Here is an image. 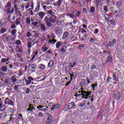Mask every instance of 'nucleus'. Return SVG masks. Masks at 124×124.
Masks as SVG:
<instances>
[{"instance_id":"f257e3e1","label":"nucleus","mask_w":124,"mask_h":124,"mask_svg":"<svg viewBox=\"0 0 124 124\" xmlns=\"http://www.w3.org/2000/svg\"><path fill=\"white\" fill-rule=\"evenodd\" d=\"M92 95V91H85L84 90L81 91V94H76L75 96L76 97V99L77 100H80L81 99L79 98V97H81V98H84V99H88L89 98V96Z\"/></svg>"},{"instance_id":"f03ea898","label":"nucleus","mask_w":124,"mask_h":124,"mask_svg":"<svg viewBox=\"0 0 124 124\" xmlns=\"http://www.w3.org/2000/svg\"><path fill=\"white\" fill-rule=\"evenodd\" d=\"M5 8L6 10L7 14H9L8 21H9V20L11 19V14L14 13V8L11 7V1H9L7 2V4L5 6Z\"/></svg>"},{"instance_id":"7ed1b4c3","label":"nucleus","mask_w":124,"mask_h":124,"mask_svg":"<svg viewBox=\"0 0 124 124\" xmlns=\"http://www.w3.org/2000/svg\"><path fill=\"white\" fill-rule=\"evenodd\" d=\"M44 20L45 22H46V23L47 27L50 28V27L52 26V23L55 24V23H56V21H57V16H56L55 15L51 16L50 17L46 16Z\"/></svg>"},{"instance_id":"20e7f679","label":"nucleus","mask_w":124,"mask_h":124,"mask_svg":"<svg viewBox=\"0 0 124 124\" xmlns=\"http://www.w3.org/2000/svg\"><path fill=\"white\" fill-rule=\"evenodd\" d=\"M75 108H76V105L74 102H71L68 104V105L65 107L64 110L68 111L70 109H75Z\"/></svg>"},{"instance_id":"39448f33","label":"nucleus","mask_w":124,"mask_h":124,"mask_svg":"<svg viewBox=\"0 0 124 124\" xmlns=\"http://www.w3.org/2000/svg\"><path fill=\"white\" fill-rule=\"evenodd\" d=\"M54 122V119H53V116L51 114H48L47 120L46 122V124H52Z\"/></svg>"},{"instance_id":"423d86ee","label":"nucleus","mask_w":124,"mask_h":124,"mask_svg":"<svg viewBox=\"0 0 124 124\" xmlns=\"http://www.w3.org/2000/svg\"><path fill=\"white\" fill-rule=\"evenodd\" d=\"M45 15H46V13L44 12H39L37 14V16L40 20H43Z\"/></svg>"},{"instance_id":"0eeeda50","label":"nucleus","mask_w":124,"mask_h":124,"mask_svg":"<svg viewBox=\"0 0 124 124\" xmlns=\"http://www.w3.org/2000/svg\"><path fill=\"white\" fill-rule=\"evenodd\" d=\"M5 104H7V105H11L12 106H14V102L11 99H9V98H6L4 101Z\"/></svg>"},{"instance_id":"6e6552de","label":"nucleus","mask_w":124,"mask_h":124,"mask_svg":"<svg viewBox=\"0 0 124 124\" xmlns=\"http://www.w3.org/2000/svg\"><path fill=\"white\" fill-rule=\"evenodd\" d=\"M51 50H48L47 51L45 52V55H46V59H50L52 58V52H51Z\"/></svg>"},{"instance_id":"1a4fd4ad","label":"nucleus","mask_w":124,"mask_h":124,"mask_svg":"<svg viewBox=\"0 0 124 124\" xmlns=\"http://www.w3.org/2000/svg\"><path fill=\"white\" fill-rule=\"evenodd\" d=\"M55 32L57 34H61L62 32V27H57L55 28Z\"/></svg>"},{"instance_id":"9d476101","label":"nucleus","mask_w":124,"mask_h":124,"mask_svg":"<svg viewBox=\"0 0 124 124\" xmlns=\"http://www.w3.org/2000/svg\"><path fill=\"white\" fill-rule=\"evenodd\" d=\"M114 98L117 99V100H120V99H121V95L118 90L116 91V94H114Z\"/></svg>"},{"instance_id":"9b49d317","label":"nucleus","mask_w":124,"mask_h":124,"mask_svg":"<svg viewBox=\"0 0 124 124\" xmlns=\"http://www.w3.org/2000/svg\"><path fill=\"white\" fill-rule=\"evenodd\" d=\"M72 14L74 16V17H79L81 15V13L80 11H74L72 13Z\"/></svg>"},{"instance_id":"f8f14e48","label":"nucleus","mask_w":124,"mask_h":124,"mask_svg":"<svg viewBox=\"0 0 124 124\" xmlns=\"http://www.w3.org/2000/svg\"><path fill=\"white\" fill-rule=\"evenodd\" d=\"M37 4V7L34 11V13L38 12V11H39V10L40 9V1H38Z\"/></svg>"},{"instance_id":"ddd939ff","label":"nucleus","mask_w":124,"mask_h":124,"mask_svg":"<svg viewBox=\"0 0 124 124\" xmlns=\"http://www.w3.org/2000/svg\"><path fill=\"white\" fill-rule=\"evenodd\" d=\"M70 76L71 77L70 81H72L73 80V77L75 78H77V74H76V72H74L72 74L70 75Z\"/></svg>"},{"instance_id":"4468645a","label":"nucleus","mask_w":124,"mask_h":124,"mask_svg":"<svg viewBox=\"0 0 124 124\" xmlns=\"http://www.w3.org/2000/svg\"><path fill=\"white\" fill-rule=\"evenodd\" d=\"M10 60V58H7V59L5 58H2L0 61L1 63H5L7 62H8Z\"/></svg>"},{"instance_id":"2eb2a0df","label":"nucleus","mask_w":124,"mask_h":124,"mask_svg":"<svg viewBox=\"0 0 124 124\" xmlns=\"http://www.w3.org/2000/svg\"><path fill=\"white\" fill-rule=\"evenodd\" d=\"M71 71V68L69 66H67L65 67V73L69 74Z\"/></svg>"},{"instance_id":"dca6fc26","label":"nucleus","mask_w":124,"mask_h":124,"mask_svg":"<svg viewBox=\"0 0 124 124\" xmlns=\"http://www.w3.org/2000/svg\"><path fill=\"white\" fill-rule=\"evenodd\" d=\"M54 65V61L50 60L49 62L48 63L47 66L48 67H52Z\"/></svg>"},{"instance_id":"f3484780","label":"nucleus","mask_w":124,"mask_h":124,"mask_svg":"<svg viewBox=\"0 0 124 124\" xmlns=\"http://www.w3.org/2000/svg\"><path fill=\"white\" fill-rule=\"evenodd\" d=\"M15 24L16 25V26H18V25H20V24H21V18L20 17L16 18Z\"/></svg>"},{"instance_id":"a211bd4d","label":"nucleus","mask_w":124,"mask_h":124,"mask_svg":"<svg viewBox=\"0 0 124 124\" xmlns=\"http://www.w3.org/2000/svg\"><path fill=\"white\" fill-rule=\"evenodd\" d=\"M0 110L2 112L5 110V106H4V108L2 106V101H0Z\"/></svg>"},{"instance_id":"6ab92c4d","label":"nucleus","mask_w":124,"mask_h":124,"mask_svg":"<svg viewBox=\"0 0 124 124\" xmlns=\"http://www.w3.org/2000/svg\"><path fill=\"white\" fill-rule=\"evenodd\" d=\"M68 36V31H65L63 33V36L62 37V39H65V38H66Z\"/></svg>"},{"instance_id":"aec40b11","label":"nucleus","mask_w":124,"mask_h":124,"mask_svg":"<svg viewBox=\"0 0 124 124\" xmlns=\"http://www.w3.org/2000/svg\"><path fill=\"white\" fill-rule=\"evenodd\" d=\"M46 46V45H44L42 47V51L43 52H44V53H45V52H46V51L48 50V48L47 47V46Z\"/></svg>"},{"instance_id":"412c9836","label":"nucleus","mask_w":124,"mask_h":124,"mask_svg":"<svg viewBox=\"0 0 124 124\" xmlns=\"http://www.w3.org/2000/svg\"><path fill=\"white\" fill-rule=\"evenodd\" d=\"M7 116V114H6V112H3L0 115V118L1 119H5Z\"/></svg>"},{"instance_id":"4be33fe9","label":"nucleus","mask_w":124,"mask_h":124,"mask_svg":"<svg viewBox=\"0 0 124 124\" xmlns=\"http://www.w3.org/2000/svg\"><path fill=\"white\" fill-rule=\"evenodd\" d=\"M113 81H116V82H118L119 81V79L117 78V75L116 74H113L112 75Z\"/></svg>"},{"instance_id":"5701e85b","label":"nucleus","mask_w":124,"mask_h":124,"mask_svg":"<svg viewBox=\"0 0 124 124\" xmlns=\"http://www.w3.org/2000/svg\"><path fill=\"white\" fill-rule=\"evenodd\" d=\"M37 55H38V51L35 52L34 53V55L32 57V58H31V61L32 62V61H33V60H34V59H35V57H36V56H37Z\"/></svg>"},{"instance_id":"b1692460","label":"nucleus","mask_w":124,"mask_h":124,"mask_svg":"<svg viewBox=\"0 0 124 124\" xmlns=\"http://www.w3.org/2000/svg\"><path fill=\"white\" fill-rule=\"evenodd\" d=\"M38 67L40 69H45L46 68V66L43 64H40L38 65Z\"/></svg>"},{"instance_id":"393cba45","label":"nucleus","mask_w":124,"mask_h":124,"mask_svg":"<svg viewBox=\"0 0 124 124\" xmlns=\"http://www.w3.org/2000/svg\"><path fill=\"white\" fill-rule=\"evenodd\" d=\"M93 91H95V89L97 88V82H95V84L92 85Z\"/></svg>"},{"instance_id":"a878e982","label":"nucleus","mask_w":124,"mask_h":124,"mask_svg":"<svg viewBox=\"0 0 124 124\" xmlns=\"http://www.w3.org/2000/svg\"><path fill=\"white\" fill-rule=\"evenodd\" d=\"M86 85V81H85V79H83V80L82 81V82H81L79 84V86H80V87H85V86Z\"/></svg>"},{"instance_id":"bb28decb","label":"nucleus","mask_w":124,"mask_h":124,"mask_svg":"<svg viewBox=\"0 0 124 124\" xmlns=\"http://www.w3.org/2000/svg\"><path fill=\"white\" fill-rule=\"evenodd\" d=\"M1 70L3 72H7V67L5 66H2L1 67Z\"/></svg>"},{"instance_id":"cd10ccee","label":"nucleus","mask_w":124,"mask_h":124,"mask_svg":"<svg viewBox=\"0 0 124 124\" xmlns=\"http://www.w3.org/2000/svg\"><path fill=\"white\" fill-rule=\"evenodd\" d=\"M19 87H20V85H15L14 86V89L15 90V92H16V93H19Z\"/></svg>"},{"instance_id":"c85d7f7f","label":"nucleus","mask_w":124,"mask_h":124,"mask_svg":"<svg viewBox=\"0 0 124 124\" xmlns=\"http://www.w3.org/2000/svg\"><path fill=\"white\" fill-rule=\"evenodd\" d=\"M16 48H18V51L17 52V53H23V47L17 46Z\"/></svg>"},{"instance_id":"c756f323","label":"nucleus","mask_w":124,"mask_h":124,"mask_svg":"<svg viewBox=\"0 0 124 124\" xmlns=\"http://www.w3.org/2000/svg\"><path fill=\"white\" fill-rule=\"evenodd\" d=\"M61 45H62V42L61 41L58 42L56 45L57 49H59V48H60Z\"/></svg>"},{"instance_id":"7c9ffc66","label":"nucleus","mask_w":124,"mask_h":124,"mask_svg":"<svg viewBox=\"0 0 124 124\" xmlns=\"http://www.w3.org/2000/svg\"><path fill=\"white\" fill-rule=\"evenodd\" d=\"M48 42H49V44H50V43H51V44H55L56 42H57V40H55V39L49 40Z\"/></svg>"},{"instance_id":"2f4dec72","label":"nucleus","mask_w":124,"mask_h":124,"mask_svg":"<svg viewBox=\"0 0 124 124\" xmlns=\"http://www.w3.org/2000/svg\"><path fill=\"white\" fill-rule=\"evenodd\" d=\"M14 85V82H13L12 81H10L8 83V86L9 88H12V87H13Z\"/></svg>"},{"instance_id":"473e14b6","label":"nucleus","mask_w":124,"mask_h":124,"mask_svg":"<svg viewBox=\"0 0 124 124\" xmlns=\"http://www.w3.org/2000/svg\"><path fill=\"white\" fill-rule=\"evenodd\" d=\"M96 40V39H95V38H91L90 39H89V42L91 43H94V42H95V41Z\"/></svg>"},{"instance_id":"72a5a7b5","label":"nucleus","mask_w":124,"mask_h":124,"mask_svg":"<svg viewBox=\"0 0 124 124\" xmlns=\"http://www.w3.org/2000/svg\"><path fill=\"white\" fill-rule=\"evenodd\" d=\"M12 92V89L11 88H7V92L8 94L9 95L11 93V92Z\"/></svg>"},{"instance_id":"f704fd0d","label":"nucleus","mask_w":124,"mask_h":124,"mask_svg":"<svg viewBox=\"0 0 124 124\" xmlns=\"http://www.w3.org/2000/svg\"><path fill=\"white\" fill-rule=\"evenodd\" d=\"M32 104H30L29 105V108L27 109V111H31V112H32Z\"/></svg>"},{"instance_id":"c9c22d12","label":"nucleus","mask_w":124,"mask_h":124,"mask_svg":"<svg viewBox=\"0 0 124 124\" xmlns=\"http://www.w3.org/2000/svg\"><path fill=\"white\" fill-rule=\"evenodd\" d=\"M112 61H113V58H112L111 56H108L107 59V62H112Z\"/></svg>"},{"instance_id":"e433bc0d","label":"nucleus","mask_w":124,"mask_h":124,"mask_svg":"<svg viewBox=\"0 0 124 124\" xmlns=\"http://www.w3.org/2000/svg\"><path fill=\"white\" fill-rule=\"evenodd\" d=\"M36 66H37L36 64L34 63L31 65V69L34 70L35 69V68H36Z\"/></svg>"},{"instance_id":"4c0bfd02","label":"nucleus","mask_w":124,"mask_h":124,"mask_svg":"<svg viewBox=\"0 0 124 124\" xmlns=\"http://www.w3.org/2000/svg\"><path fill=\"white\" fill-rule=\"evenodd\" d=\"M12 78V82H13V83H15V82H17V79H16V78H15L14 76H12L11 77Z\"/></svg>"},{"instance_id":"58836bf2","label":"nucleus","mask_w":124,"mask_h":124,"mask_svg":"<svg viewBox=\"0 0 124 124\" xmlns=\"http://www.w3.org/2000/svg\"><path fill=\"white\" fill-rule=\"evenodd\" d=\"M18 119L19 120H21V121H23V115L21 114H18Z\"/></svg>"},{"instance_id":"ea45409f","label":"nucleus","mask_w":124,"mask_h":124,"mask_svg":"<svg viewBox=\"0 0 124 124\" xmlns=\"http://www.w3.org/2000/svg\"><path fill=\"white\" fill-rule=\"evenodd\" d=\"M89 36H90V34H89L88 33H85L84 34V37L85 39H86V40H88V39H89Z\"/></svg>"},{"instance_id":"a19ab883","label":"nucleus","mask_w":124,"mask_h":124,"mask_svg":"<svg viewBox=\"0 0 124 124\" xmlns=\"http://www.w3.org/2000/svg\"><path fill=\"white\" fill-rule=\"evenodd\" d=\"M41 29L42 30V31H45V30H46V26H45V25L42 24L41 26Z\"/></svg>"},{"instance_id":"79ce46f5","label":"nucleus","mask_w":124,"mask_h":124,"mask_svg":"<svg viewBox=\"0 0 124 124\" xmlns=\"http://www.w3.org/2000/svg\"><path fill=\"white\" fill-rule=\"evenodd\" d=\"M14 120H15V118L11 117H10V120H9V122H11V123H12V124L14 123Z\"/></svg>"},{"instance_id":"37998d69","label":"nucleus","mask_w":124,"mask_h":124,"mask_svg":"<svg viewBox=\"0 0 124 124\" xmlns=\"http://www.w3.org/2000/svg\"><path fill=\"white\" fill-rule=\"evenodd\" d=\"M26 23L27 24H31V18L30 17L26 18Z\"/></svg>"},{"instance_id":"c03bdc74","label":"nucleus","mask_w":124,"mask_h":124,"mask_svg":"<svg viewBox=\"0 0 124 124\" xmlns=\"http://www.w3.org/2000/svg\"><path fill=\"white\" fill-rule=\"evenodd\" d=\"M62 0H58V1L56 2H57L58 6H61L62 5Z\"/></svg>"},{"instance_id":"a18cd8bd","label":"nucleus","mask_w":124,"mask_h":124,"mask_svg":"<svg viewBox=\"0 0 124 124\" xmlns=\"http://www.w3.org/2000/svg\"><path fill=\"white\" fill-rule=\"evenodd\" d=\"M6 31V29L5 28L1 29L0 31V33L1 34L4 33V32H5Z\"/></svg>"},{"instance_id":"49530a36","label":"nucleus","mask_w":124,"mask_h":124,"mask_svg":"<svg viewBox=\"0 0 124 124\" xmlns=\"http://www.w3.org/2000/svg\"><path fill=\"white\" fill-rule=\"evenodd\" d=\"M111 80H112V78H111V77H108V78H107V82L109 84V83H110V81H111Z\"/></svg>"},{"instance_id":"de8ad7c7","label":"nucleus","mask_w":124,"mask_h":124,"mask_svg":"<svg viewBox=\"0 0 124 124\" xmlns=\"http://www.w3.org/2000/svg\"><path fill=\"white\" fill-rule=\"evenodd\" d=\"M21 44L22 42L19 40H17L15 43V44H16V45H21Z\"/></svg>"},{"instance_id":"09e8293b","label":"nucleus","mask_w":124,"mask_h":124,"mask_svg":"<svg viewBox=\"0 0 124 124\" xmlns=\"http://www.w3.org/2000/svg\"><path fill=\"white\" fill-rule=\"evenodd\" d=\"M11 39H12V37H11V36L9 35L7 37V41L8 42H9L11 40Z\"/></svg>"},{"instance_id":"8fccbe9b","label":"nucleus","mask_w":124,"mask_h":124,"mask_svg":"<svg viewBox=\"0 0 124 124\" xmlns=\"http://www.w3.org/2000/svg\"><path fill=\"white\" fill-rule=\"evenodd\" d=\"M94 10H95L94 7L92 6L90 9L91 13H93V12H94Z\"/></svg>"},{"instance_id":"3c124183","label":"nucleus","mask_w":124,"mask_h":124,"mask_svg":"<svg viewBox=\"0 0 124 124\" xmlns=\"http://www.w3.org/2000/svg\"><path fill=\"white\" fill-rule=\"evenodd\" d=\"M28 11L30 13L31 16H33V11H32V10H30V9H29Z\"/></svg>"},{"instance_id":"603ef678","label":"nucleus","mask_w":124,"mask_h":124,"mask_svg":"<svg viewBox=\"0 0 124 124\" xmlns=\"http://www.w3.org/2000/svg\"><path fill=\"white\" fill-rule=\"evenodd\" d=\"M103 53L104 54H108V55H110V54H111V52L110 51L107 50H104L103 51Z\"/></svg>"},{"instance_id":"864d4df0","label":"nucleus","mask_w":124,"mask_h":124,"mask_svg":"<svg viewBox=\"0 0 124 124\" xmlns=\"http://www.w3.org/2000/svg\"><path fill=\"white\" fill-rule=\"evenodd\" d=\"M114 45H115L113 43H112V41L109 42L108 46H109V47H112V46H114Z\"/></svg>"},{"instance_id":"5fc2aeb1","label":"nucleus","mask_w":124,"mask_h":124,"mask_svg":"<svg viewBox=\"0 0 124 124\" xmlns=\"http://www.w3.org/2000/svg\"><path fill=\"white\" fill-rule=\"evenodd\" d=\"M11 33L13 35H15V34L16 33V30L14 29V30H12Z\"/></svg>"},{"instance_id":"6e6d98bb","label":"nucleus","mask_w":124,"mask_h":124,"mask_svg":"<svg viewBox=\"0 0 124 124\" xmlns=\"http://www.w3.org/2000/svg\"><path fill=\"white\" fill-rule=\"evenodd\" d=\"M25 82H26V85H30V83L31 82V80H29V79H25Z\"/></svg>"},{"instance_id":"4d7b16f0","label":"nucleus","mask_w":124,"mask_h":124,"mask_svg":"<svg viewBox=\"0 0 124 124\" xmlns=\"http://www.w3.org/2000/svg\"><path fill=\"white\" fill-rule=\"evenodd\" d=\"M59 107H60L59 104H55L54 106V108H55V109H58V108H59Z\"/></svg>"},{"instance_id":"13d9d810","label":"nucleus","mask_w":124,"mask_h":124,"mask_svg":"<svg viewBox=\"0 0 124 124\" xmlns=\"http://www.w3.org/2000/svg\"><path fill=\"white\" fill-rule=\"evenodd\" d=\"M31 92V89H30L29 88H27L26 90V93L27 94H29V93H30V92Z\"/></svg>"},{"instance_id":"bf43d9fd","label":"nucleus","mask_w":124,"mask_h":124,"mask_svg":"<svg viewBox=\"0 0 124 124\" xmlns=\"http://www.w3.org/2000/svg\"><path fill=\"white\" fill-rule=\"evenodd\" d=\"M104 10L106 12H108V8H107V6L105 5L104 7Z\"/></svg>"},{"instance_id":"052dcab7","label":"nucleus","mask_w":124,"mask_h":124,"mask_svg":"<svg viewBox=\"0 0 124 124\" xmlns=\"http://www.w3.org/2000/svg\"><path fill=\"white\" fill-rule=\"evenodd\" d=\"M47 13L52 16L53 15V11L52 10L48 11Z\"/></svg>"},{"instance_id":"680f3d73","label":"nucleus","mask_w":124,"mask_h":124,"mask_svg":"<svg viewBox=\"0 0 124 124\" xmlns=\"http://www.w3.org/2000/svg\"><path fill=\"white\" fill-rule=\"evenodd\" d=\"M43 4H46V5H50V1L48 0L46 1L45 3H43Z\"/></svg>"},{"instance_id":"e2e57ef3","label":"nucleus","mask_w":124,"mask_h":124,"mask_svg":"<svg viewBox=\"0 0 124 124\" xmlns=\"http://www.w3.org/2000/svg\"><path fill=\"white\" fill-rule=\"evenodd\" d=\"M28 48H31V43L28 42Z\"/></svg>"},{"instance_id":"0e129e2a","label":"nucleus","mask_w":124,"mask_h":124,"mask_svg":"<svg viewBox=\"0 0 124 124\" xmlns=\"http://www.w3.org/2000/svg\"><path fill=\"white\" fill-rule=\"evenodd\" d=\"M82 11L84 13H88V10L85 8H83L82 9Z\"/></svg>"},{"instance_id":"69168bd1","label":"nucleus","mask_w":124,"mask_h":124,"mask_svg":"<svg viewBox=\"0 0 124 124\" xmlns=\"http://www.w3.org/2000/svg\"><path fill=\"white\" fill-rule=\"evenodd\" d=\"M77 38L75 36H73L71 38V41H75V40H76Z\"/></svg>"},{"instance_id":"338daca9","label":"nucleus","mask_w":124,"mask_h":124,"mask_svg":"<svg viewBox=\"0 0 124 124\" xmlns=\"http://www.w3.org/2000/svg\"><path fill=\"white\" fill-rule=\"evenodd\" d=\"M116 4L117 6H121L122 5V2L121 1L117 2Z\"/></svg>"},{"instance_id":"774afa93","label":"nucleus","mask_w":124,"mask_h":124,"mask_svg":"<svg viewBox=\"0 0 124 124\" xmlns=\"http://www.w3.org/2000/svg\"><path fill=\"white\" fill-rule=\"evenodd\" d=\"M98 31H99L98 29H96L95 30V31L93 32L94 34H97V33H98Z\"/></svg>"}]
</instances>
